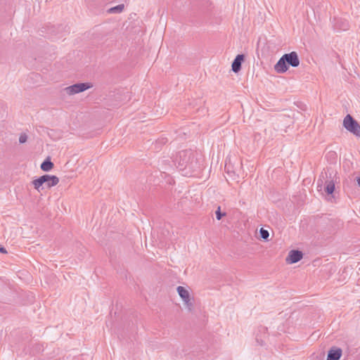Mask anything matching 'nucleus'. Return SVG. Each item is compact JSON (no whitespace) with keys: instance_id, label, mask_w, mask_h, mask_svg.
<instances>
[{"instance_id":"obj_1","label":"nucleus","mask_w":360,"mask_h":360,"mask_svg":"<svg viewBox=\"0 0 360 360\" xmlns=\"http://www.w3.org/2000/svg\"><path fill=\"white\" fill-rule=\"evenodd\" d=\"M175 161L178 162L177 167L180 170H184L187 168L191 170H196L199 167L198 163L195 158L194 153L191 150L180 151Z\"/></svg>"},{"instance_id":"obj_11","label":"nucleus","mask_w":360,"mask_h":360,"mask_svg":"<svg viewBox=\"0 0 360 360\" xmlns=\"http://www.w3.org/2000/svg\"><path fill=\"white\" fill-rule=\"evenodd\" d=\"M54 165L51 161L50 158H47L46 160L43 161V162L41 164V169L44 172H49L52 168L53 167Z\"/></svg>"},{"instance_id":"obj_3","label":"nucleus","mask_w":360,"mask_h":360,"mask_svg":"<svg viewBox=\"0 0 360 360\" xmlns=\"http://www.w3.org/2000/svg\"><path fill=\"white\" fill-rule=\"evenodd\" d=\"M59 182V179L55 175L44 174L32 181V184L36 190L40 191L43 189L44 185L46 188H51L56 186Z\"/></svg>"},{"instance_id":"obj_7","label":"nucleus","mask_w":360,"mask_h":360,"mask_svg":"<svg viewBox=\"0 0 360 360\" xmlns=\"http://www.w3.org/2000/svg\"><path fill=\"white\" fill-rule=\"evenodd\" d=\"M245 60L243 54H238L233 61L232 62L231 69L235 73L238 72L241 70V65Z\"/></svg>"},{"instance_id":"obj_21","label":"nucleus","mask_w":360,"mask_h":360,"mask_svg":"<svg viewBox=\"0 0 360 360\" xmlns=\"http://www.w3.org/2000/svg\"><path fill=\"white\" fill-rule=\"evenodd\" d=\"M320 177H322L323 179H325V178L327 179L328 178L327 173L326 172L325 173V176H324L323 173H321V175Z\"/></svg>"},{"instance_id":"obj_10","label":"nucleus","mask_w":360,"mask_h":360,"mask_svg":"<svg viewBox=\"0 0 360 360\" xmlns=\"http://www.w3.org/2000/svg\"><path fill=\"white\" fill-rule=\"evenodd\" d=\"M324 191L327 194L330 195L335 191V182L333 179H327L325 182Z\"/></svg>"},{"instance_id":"obj_2","label":"nucleus","mask_w":360,"mask_h":360,"mask_svg":"<svg viewBox=\"0 0 360 360\" xmlns=\"http://www.w3.org/2000/svg\"><path fill=\"white\" fill-rule=\"evenodd\" d=\"M300 65V59L295 51L285 53L274 65V70L277 73H284L288 70V66L297 68Z\"/></svg>"},{"instance_id":"obj_22","label":"nucleus","mask_w":360,"mask_h":360,"mask_svg":"<svg viewBox=\"0 0 360 360\" xmlns=\"http://www.w3.org/2000/svg\"><path fill=\"white\" fill-rule=\"evenodd\" d=\"M356 182L359 186H360V176L356 177Z\"/></svg>"},{"instance_id":"obj_16","label":"nucleus","mask_w":360,"mask_h":360,"mask_svg":"<svg viewBox=\"0 0 360 360\" xmlns=\"http://www.w3.org/2000/svg\"><path fill=\"white\" fill-rule=\"evenodd\" d=\"M27 140V136L25 133H22L19 137V143H25Z\"/></svg>"},{"instance_id":"obj_18","label":"nucleus","mask_w":360,"mask_h":360,"mask_svg":"<svg viewBox=\"0 0 360 360\" xmlns=\"http://www.w3.org/2000/svg\"><path fill=\"white\" fill-rule=\"evenodd\" d=\"M322 184H323V180H321V179H319L318 180V181H317L318 188L321 187Z\"/></svg>"},{"instance_id":"obj_4","label":"nucleus","mask_w":360,"mask_h":360,"mask_svg":"<svg viewBox=\"0 0 360 360\" xmlns=\"http://www.w3.org/2000/svg\"><path fill=\"white\" fill-rule=\"evenodd\" d=\"M344 127L354 135L360 138V125L350 115H347L343 120Z\"/></svg>"},{"instance_id":"obj_8","label":"nucleus","mask_w":360,"mask_h":360,"mask_svg":"<svg viewBox=\"0 0 360 360\" xmlns=\"http://www.w3.org/2000/svg\"><path fill=\"white\" fill-rule=\"evenodd\" d=\"M342 351L338 347H332L328 352L327 360H339L342 356Z\"/></svg>"},{"instance_id":"obj_24","label":"nucleus","mask_w":360,"mask_h":360,"mask_svg":"<svg viewBox=\"0 0 360 360\" xmlns=\"http://www.w3.org/2000/svg\"><path fill=\"white\" fill-rule=\"evenodd\" d=\"M339 22H336V26H338Z\"/></svg>"},{"instance_id":"obj_9","label":"nucleus","mask_w":360,"mask_h":360,"mask_svg":"<svg viewBox=\"0 0 360 360\" xmlns=\"http://www.w3.org/2000/svg\"><path fill=\"white\" fill-rule=\"evenodd\" d=\"M177 292L179 295L181 297L184 302H188V297H190L189 292L183 286L177 287Z\"/></svg>"},{"instance_id":"obj_12","label":"nucleus","mask_w":360,"mask_h":360,"mask_svg":"<svg viewBox=\"0 0 360 360\" xmlns=\"http://www.w3.org/2000/svg\"><path fill=\"white\" fill-rule=\"evenodd\" d=\"M124 4H119L116 6L109 8L108 12L110 13H120L124 10Z\"/></svg>"},{"instance_id":"obj_5","label":"nucleus","mask_w":360,"mask_h":360,"mask_svg":"<svg viewBox=\"0 0 360 360\" xmlns=\"http://www.w3.org/2000/svg\"><path fill=\"white\" fill-rule=\"evenodd\" d=\"M92 86V84L89 82L77 83L66 87L65 91L68 95H74L83 92Z\"/></svg>"},{"instance_id":"obj_19","label":"nucleus","mask_w":360,"mask_h":360,"mask_svg":"<svg viewBox=\"0 0 360 360\" xmlns=\"http://www.w3.org/2000/svg\"><path fill=\"white\" fill-rule=\"evenodd\" d=\"M0 252H1V253H6L7 251H6L5 248H4L2 246H0Z\"/></svg>"},{"instance_id":"obj_13","label":"nucleus","mask_w":360,"mask_h":360,"mask_svg":"<svg viewBox=\"0 0 360 360\" xmlns=\"http://www.w3.org/2000/svg\"><path fill=\"white\" fill-rule=\"evenodd\" d=\"M259 234H260V237L265 240H267L268 238H269V231L263 228H261L260 230H259Z\"/></svg>"},{"instance_id":"obj_23","label":"nucleus","mask_w":360,"mask_h":360,"mask_svg":"<svg viewBox=\"0 0 360 360\" xmlns=\"http://www.w3.org/2000/svg\"><path fill=\"white\" fill-rule=\"evenodd\" d=\"M339 22H336V26H338Z\"/></svg>"},{"instance_id":"obj_6","label":"nucleus","mask_w":360,"mask_h":360,"mask_svg":"<svg viewBox=\"0 0 360 360\" xmlns=\"http://www.w3.org/2000/svg\"><path fill=\"white\" fill-rule=\"evenodd\" d=\"M303 257V253L298 250H292L289 252L286 258V262L288 264H295L300 261Z\"/></svg>"},{"instance_id":"obj_17","label":"nucleus","mask_w":360,"mask_h":360,"mask_svg":"<svg viewBox=\"0 0 360 360\" xmlns=\"http://www.w3.org/2000/svg\"><path fill=\"white\" fill-rule=\"evenodd\" d=\"M188 302H184V304H186L187 308L191 311L192 309V307H193V303L191 301L190 297H188Z\"/></svg>"},{"instance_id":"obj_15","label":"nucleus","mask_w":360,"mask_h":360,"mask_svg":"<svg viewBox=\"0 0 360 360\" xmlns=\"http://www.w3.org/2000/svg\"><path fill=\"white\" fill-rule=\"evenodd\" d=\"M338 29H340L341 30H348L349 29L348 22L346 21V20L341 21L340 22V25Z\"/></svg>"},{"instance_id":"obj_20","label":"nucleus","mask_w":360,"mask_h":360,"mask_svg":"<svg viewBox=\"0 0 360 360\" xmlns=\"http://www.w3.org/2000/svg\"><path fill=\"white\" fill-rule=\"evenodd\" d=\"M328 155L331 157H335L336 155L335 153L334 152H329Z\"/></svg>"},{"instance_id":"obj_14","label":"nucleus","mask_w":360,"mask_h":360,"mask_svg":"<svg viewBox=\"0 0 360 360\" xmlns=\"http://www.w3.org/2000/svg\"><path fill=\"white\" fill-rule=\"evenodd\" d=\"M216 218L217 220L221 219L223 217H224L226 214V212H221V207L219 206L217 210L215 212Z\"/></svg>"},{"instance_id":"obj_25","label":"nucleus","mask_w":360,"mask_h":360,"mask_svg":"<svg viewBox=\"0 0 360 360\" xmlns=\"http://www.w3.org/2000/svg\"><path fill=\"white\" fill-rule=\"evenodd\" d=\"M339 22H336V26H338Z\"/></svg>"}]
</instances>
